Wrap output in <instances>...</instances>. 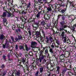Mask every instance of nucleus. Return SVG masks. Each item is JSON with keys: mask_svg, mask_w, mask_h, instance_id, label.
I'll return each instance as SVG.
<instances>
[{"mask_svg": "<svg viewBox=\"0 0 76 76\" xmlns=\"http://www.w3.org/2000/svg\"><path fill=\"white\" fill-rule=\"evenodd\" d=\"M37 45V43L35 42H31V47L34 48H35V47H36Z\"/></svg>", "mask_w": 76, "mask_h": 76, "instance_id": "obj_1", "label": "nucleus"}, {"mask_svg": "<svg viewBox=\"0 0 76 76\" xmlns=\"http://www.w3.org/2000/svg\"><path fill=\"white\" fill-rule=\"evenodd\" d=\"M15 72V76H19L20 75V70L16 71V70H15L14 71Z\"/></svg>", "mask_w": 76, "mask_h": 76, "instance_id": "obj_2", "label": "nucleus"}, {"mask_svg": "<svg viewBox=\"0 0 76 76\" xmlns=\"http://www.w3.org/2000/svg\"><path fill=\"white\" fill-rule=\"evenodd\" d=\"M39 58H40V59H42V60L44 59V57H45V56H43L42 54L41 53L40 55H39Z\"/></svg>", "mask_w": 76, "mask_h": 76, "instance_id": "obj_3", "label": "nucleus"}, {"mask_svg": "<svg viewBox=\"0 0 76 76\" xmlns=\"http://www.w3.org/2000/svg\"><path fill=\"white\" fill-rule=\"evenodd\" d=\"M25 47L26 48V50L27 51H29V50H31V48H30V47H28L27 45H25Z\"/></svg>", "mask_w": 76, "mask_h": 76, "instance_id": "obj_4", "label": "nucleus"}, {"mask_svg": "<svg viewBox=\"0 0 76 76\" xmlns=\"http://www.w3.org/2000/svg\"><path fill=\"white\" fill-rule=\"evenodd\" d=\"M41 34V33H40V32H37L36 33V37L37 38H38L39 37H40V34Z\"/></svg>", "mask_w": 76, "mask_h": 76, "instance_id": "obj_5", "label": "nucleus"}, {"mask_svg": "<svg viewBox=\"0 0 76 76\" xmlns=\"http://www.w3.org/2000/svg\"><path fill=\"white\" fill-rule=\"evenodd\" d=\"M60 67L59 66H58L57 67L56 69V73L57 74H59V72L60 71Z\"/></svg>", "mask_w": 76, "mask_h": 76, "instance_id": "obj_6", "label": "nucleus"}, {"mask_svg": "<svg viewBox=\"0 0 76 76\" xmlns=\"http://www.w3.org/2000/svg\"><path fill=\"white\" fill-rule=\"evenodd\" d=\"M4 38H5V36L3 34L1 35L0 36V39L3 40Z\"/></svg>", "mask_w": 76, "mask_h": 76, "instance_id": "obj_7", "label": "nucleus"}, {"mask_svg": "<svg viewBox=\"0 0 76 76\" xmlns=\"http://www.w3.org/2000/svg\"><path fill=\"white\" fill-rule=\"evenodd\" d=\"M13 14H11L10 12H9L7 14V17H9L11 16V17H13Z\"/></svg>", "mask_w": 76, "mask_h": 76, "instance_id": "obj_8", "label": "nucleus"}, {"mask_svg": "<svg viewBox=\"0 0 76 76\" xmlns=\"http://www.w3.org/2000/svg\"><path fill=\"white\" fill-rule=\"evenodd\" d=\"M40 72L41 73L43 72V71H44V67H41L40 68Z\"/></svg>", "mask_w": 76, "mask_h": 76, "instance_id": "obj_9", "label": "nucleus"}, {"mask_svg": "<svg viewBox=\"0 0 76 76\" xmlns=\"http://www.w3.org/2000/svg\"><path fill=\"white\" fill-rule=\"evenodd\" d=\"M41 12H39L36 15V17L38 18L40 17V14H41Z\"/></svg>", "mask_w": 76, "mask_h": 76, "instance_id": "obj_10", "label": "nucleus"}, {"mask_svg": "<svg viewBox=\"0 0 76 76\" xmlns=\"http://www.w3.org/2000/svg\"><path fill=\"white\" fill-rule=\"evenodd\" d=\"M47 10H48V12H51V11H52V9H51V8L50 7H48L47 8Z\"/></svg>", "mask_w": 76, "mask_h": 76, "instance_id": "obj_11", "label": "nucleus"}, {"mask_svg": "<svg viewBox=\"0 0 76 76\" xmlns=\"http://www.w3.org/2000/svg\"><path fill=\"white\" fill-rule=\"evenodd\" d=\"M64 32L63 31V32H62V34H61V37H62V38H64V37H64Z\"/></svg>", "mask_w": 76, "mask_h": 76, "instance_id": "obj_12", "label": "nucleus"}, {"mask_svg": "<svg viewBox=\"0 0 76 76\" xmlns=\"http://www.w3.org/2000/svg\"><path fill=\"white\" fill-rule=\"evenodd\" d=\"M3 20L4 25H7V22H6V21H7V20H6V19L5 18H4L3 19Z\"/></svg>", "mask_w": 76, "mask_h": 76, "instance_id": "obj_13", "label": "nucleus"}, {"mask_svg": "<svg viewBox=\"0 0 76 76\" xmlns=\"http://www.w3.org/2000/svg\"><path fill=\"white\" fill-rule=\"evenodd\" d=\"M63 38L64 39V40H63V42L64 43H66V40L67 38L66 37H64Z\"/></svg>", "mask_w": 76, "mask_h": 76, "instance_id": "obj_14", "label": "nucleus"}, {"mask_svg": "<svg viewBox=\"0 0 76 76\" xmlns=\"http://www.w3.org/2000/svg\"><path fill=\"white\" fill-rule=\"evenodd\" d=\"M7 15V12H4L2 15L3 17H5Z\"/></svg>", "mask_w": 76, "mask_h": 76, "instance_id": "obj_15", "label": "nucleus"}, {"mask_svg": "<svg viewBox=\"0 0 76 76\" xmlns=\"http://www.w3.org/2000/svg\"><path fill=\"white\" fill-rule=\"evenodd\" d=\"M68 74L70 76H72V75H74L73 73L71 72H68Z\"/></svg>", "mask_w": 76, "mask_h": 76, "instance_id": "obj_16", "label": "nucleus"}, {"mask_svg": "<svg viewBox=\"0 0 76 76\" xmlns=\"http://www.w3.org/2000/svg\"><path fill=\"white\" fill-rule=\"evenodd\" d=\"M18 40H20V39H22V36H19L18 37Z\"/></svg>", "mask_w": 76, "mask_h": 76, "instance_id": "obj_17", "label": "nucleus"}, {"mask_svg": "<svg viewBox=\"0 0 76 76\" xmlns=\"http://www.w3.org/2000/svg\"><path fill=\"white\" fill-rule=\"evenodd\" d=\"M18 40H19V39L18 38L16 37L15 38V40H14V42H17V41H18Z\"/></svg>", "mask_w": 76, "mask_h": 76, "instance_id": "obj_18", "label": "nucleus"}, {"mask_svg": "<svg viewBox=\"0 0 76 76\" xmlns=\"http://www.w3.org/2000/svg\"><path fill=\"white\" fill-rule=\"evenodd\" d=\"M16 32L17 33H18V32H20V29H17L16 30Z\"/></svg>", "mask_w": 76, "mask_h": 76, "instance_id": "obj_19", "label": "nucleus"}, {"mask_svg": "<svg viewBox=\"0 0 76 76\" xmlns=\"http://www.w3.org/2000/svg\"><path fill=\"white\" fill-rule=\"evenodd\" d=\"M39 74V71H37L36 73L35 74V76H38V74Z\"/></svg>", "mask_w": 76, "mask_h": 76, "instance_id": "obj_20", "label": "nucleus"}, {"mask_svg": "<svg viewBox=\"0 0 76 76\" xmlns=\"http://www.w3.org/2000/svg\"><path fill=\"white\" fill-rule=\"evenodd\" d=\"M22 62L23 63V64H24V63H25V62H26V61H25V59L23 58L22 59Z\"/></svg>", "mask_w": 76, "mask_h": 76, "instance_id": "obj_21", "label": "nucleus"}, {"mask_svg": "<svg viewBox=\"0 0 76 76\" xmlns=\"http://www.w3.org/2000/svg\"><path fill=\"white\" fill-rule=\"evenodd\" d=\"M51 25V24H47V27L48 28H49L50 27V26Z\"/></svg>", "mask_w": 76, "mask_h": 76, "instance_id": "obj_22", "label": "nucleus"}, {"mask_svg": "<svg viewBox=\"0 0 76 76\" xmlns=\"http://www.w3.org/2000/svg\"><path fill=\"white\" fill-rule=\"evenodd\" d=\"M11 39L13 42H15V40H14V38H13V37L12 36L11 37Z\"/></svg>", "mask_w": 76, "mask_h": 76, "instance_id": "obj_23", "label": "nucleus"}, {"mask_svg": "<svg viewBox=\"0 0 76 76\" xmlns=\"http://www.w3.org/2000/svg\"><path fill=\"white\" fill-rule=\"evenodd\" d=\"M45 54H47L48 53V50L47 49H46L45 51Z\"/></svg>", "mask_w": 76, "mask_h": 76, "instance_id": "obj_24", "label": "nucleus"}, {"mask_svg": "<svg viewBox=\"0 0 76 76\" xmlns=\"http://www.w3.org/2000/svg\"><path fill=\"white\" fill-rule=\"evenodd\" d=\"M41 24L42 25H45V22H44V21H42L41 23Z\"/></svg>", "mask_w": 76, "mask_h": 76, "instance_id": "obj_25", "label": "nucleus"}, {"mask_svg": "<svg viewBox=\"0 0 76 76\" xmlns=\"http://www.w3.org/2000/svg\"><path fill=\"white\" fill-rule=\"evenodd\" d=\"M62 27L63 28H66L67 27V26L66 25H64V26L63 25H62Z\"/></svg>", "mask_w": 76, "mask_h": 76, "instance_id": "obj_26", "label": "nucleus"}, {"mask_svg": "<svg viewBox=\"0 0 76 76\" xmlns=\"http://www.w3.org/2000/svg\"><path fill=\"white\" fill-rule=\"evenodd\" d=\"M64 30V29H63V28L62 27V28H59V31H63Z\"/></svg>", "mask_w": 76, "mask_h": 76, "instance_id": "obj_27", "label": "nucleus"}, {"mask_svg": "<svg viewBox=\"0 0 76 76\" xmlns=\"http://www.w3.org/2000/svg\"><path fill=\"white\" fill-rule=\"evenodd\" d=\"M54 45L55 44L54 43H53L52 45H51V47L52 48H54Z\"/></svg>", "mask_w": 76, "mask_h": 76, "instance_id": "obj_28", "label": "nucleus"}, {"mask_svg": "<svg viewBox=\"0 0 76 76\" xmlns=\"http://www.w3.org/2000/svg\"><path fill=\"white\" fill-rule=\"evenodd\" d=\"M63 3L64 2H63L62 3H61V6H62V7H63V6H64V3Z\"/></svg>", "mask_w": 76, "mask_h": 76, "instance_id": "obj_29", "label": "nucleus"}, {"mask_svg": "<svg viewBox=\"0 0 76 76\" xmlns=\"http://www.w3.org/2000/svg\"><path fill=\"white\" fill-rule=\"evenodd\" d=\"M31 6V4L29 3L27 5V8H29V7H30V6Z\"/></svg>", "mask_w": 76, "mask_h": 76, "instance_id": "obj_30", "label": "nucleus"}, {"mask_svg": "<svg viewBox=\"0 0 76 76\" xmlns=\"http://www.w3.org/2000/svg\"><path fill=\"white\" fill-rule=\"evenodd\" d=\"M6 74L5 73H2L1 74H0V76H4Z\"/></svg>", "mask_w": 76, "mask_h": 76, "instance_id": "obj_31", "label": "nucleus"}, {"mask_svg": "<svg viewBox=\"0 0 76 76\" xmlns=\"http://www.w3.org/2000/svg\"><path fill=\"white\" fill-rule=\"evenodd\" d=\"M46 39H47V42H48V41H50L49 39V38H48V37H46Z\"/></svg>", "mask_w": 76, "mask_h": 76, "instance_id": "obj_32", "label": "nucleus"}, {"mask_svg": "<svg viewBox=\"0 0 76 76\" xmlns=\"http://www.w3.org/2000/svg\"><path fill=\"white\" fill-rule=\"evenodd\" d=\"M50 52L51 53H53V49H50L49 50Z\"/></svg>", "mask_w": 76, "mask_h": 76, "instance_id": "obj_33", "label": "nucleus"}, {"mask_svg": "<svg viewBox=\"0 0 76 76\" xmlns=\"http://www.w3.org/2000/svg\"><path fill=\"white\" fill-rule=\"evenodd\" d=\"M67 43V44H68V43H70V40L68 39L67 40V41L66 42Z\"/></svg>", "mask_w": 76, "mask_h": 76, "instance_id": "obj_34", "label": "nucleus"}, {"mask_svg": "<svg viewBox=\"0 0 76 76\" xmlns=\"http://www.w3.org/2000/svg\"><path fill=\"white\" fill-rule=\"evenodd\" d=\"M28 33L30 36L31 35V31L30 30H29L28 31Z\"/></svg>", "mask_w": 76, "mask_h": 76, "instance_id": "obj_35", "label": "nucleus"}, {"mask_svg": "<svg viewBox=\"0 0 76 76\" xmlns=\"http://www.w3.org/2000/svg\"><path fill=\"white\" fill-rule=\"evenodd\" d=\"M23 48V47L22 46H21L20 47V50H22Z\"/></svg>", "mask_w": 76, "mask_h": 76, "instance_id": "obj_36", "label": "nucleus"}, {"mask_svg": "<svg viewBox=\"0 0 76 76\" xmlns=\"http://www.w3.org/2000/svg\"><path fill=\"white\" fill-rule=\"evenodd\" d=\"M64 12H65V11L64 10H61V13H64Z\"/></svg>", "mask_w": 76, "mask_h": 76, "instance_id": "obj_37", "label": "nucleus"}, {"mask_svg": "<svg viewBox=\"0 0 76 76\" xmlns=\"http://www.w3.org/2000/svg\"><path fill=\"white\" fill-rule=\"evenodd\" d=\"M49 41H51V40H52V37H50L49 38Z\"/></svg>", "mask_w": 76, "mask_h": 76, "instance_id": "obj_38", "label": "nucleus"}, {"mask_svg": "<svg viewBox=\"0 0 76 76\" xmlns=\"http://www.w3.org/2000/svg\"><path fill=\"white\" fill-rule=\"evenodd\" d=\"M61 16V15L59 14L58 16V18H60V16Z\"/></svg>", "mask_w": 76, "mask_h": 76, "instance_id": "obj_39", "label": "nucleus"}, {"mask_svg": "<svg viewBox=\"0 0 76 76\" xmlns=\"http://www.w3.org/2000/svg\"><path fill=\"white\" fill-rule=\"evenodd\" d=\"M15 26H14V25H12V29H13L14 30L15 29Z\"/></svg>", "mask_w": 76, "mask_h": 76, "instance_id": "obj_40", "label": "nucleus"}, {"mask_svg": "<svg viewBox=\"0 0 76 76\" xmlns=\"http://www.w3.org/2000/svg\"><path fill=\"white\" fill-rule=\"evenodd\" d=\"M1 68H2V69H3V68H4V65H2L1 66Z\"/></svg>", "mask_w": 76, "mask_h": 76, "instance_id": "obj_41", "label": "nucleus"}, {"mask_svg": "<svg viewBox=\"0 0 76 76\" xmlns=\"http://www.w3.org/2000/svg\"><path fill=\"white\" fill-rule=\"evenodd\" d=\"M40 63H41L42 62V59L40 58L39 59Z\"/></svg>", "mask_w": 76, "mask_h": 76, "instance_id": "obj_42", "label": "nucleus"}, {"mask_svg": "<svg viewBox=\"0 0 76 76\" xmlns=\"http://www.w3.org/2000/svg\"><path fill=\"white\" fill-rule=\"evenodd\" d=\"M72 29L73 31L75 30V27H73L72 28Z\"/></svg>", "mask_w": 76, "mask_h": 76, "instance_id": "obj_43", "label": "nucleus"}, {"mask_svg": "<svg viewBox=\"0 0 76 76\" xmlns=\"http://www.w3.org/2000/svg\"><path fill=\"white\" fill-rule=\"evenodd\" d=\"M5 47H6V44L4 45H3V47L4 48Z\"/></svg>", "mask_w": 76, "mask_h": 76, "instance_id": "obj_44", "label": "nucleus"}, {"mask_svg": "<svg viewBox=\"0 0 76 76\" xmlns=\"http://www.w3.org/2000/svg\"><path fill=\"white\" fill-rule=\"evenodd\" d=\"M3 58L4 60H6V56H3Z\"/></svg>", "mask_w": 76, "mask_h": 76, "instance_id": "obj_45", "label": "nucleus"}, {"mask_svg": "<svg viewBox=\"0 0 76 76\" xmlns=\"http://www.w3.org/2000/svg\"><path fill=\"white\" fill-rule=\"evenodd\" d=\"M35 25H37V26H38V25L39 24V23H35Z\"/></svg>", "mask_w": 76, "mask_h": 76, "instance_id": "obj_46", "label": "nucleus"}, {"mask_svg": "<svg viewBox=\"0 0 76 76\" xmlns=\"http://www.w3.org/2000/svg\"><path fill=\"white\" fill-rule=\"evenodd\" d=\"M18 45H16V46H15V48L16 49H18Z\"/></svg>", "mask_w": 76, "mask_h": 76, "instance_id": "obj_47", "label": "nucleus"}, {"mask_svg": "<svg viewBox=\"0 0 76 76\" xmlns=\"http://www.w3.org/2000/svg\"><path fill=\"white\" fill-rule=\"evenodd\" d=\"M62 19L63 20H64V17H63L62 18Z\"/></svg>", "mask_w": 76, "mask_h": 76, "instance_id": "obj_48", "label": "nucleus"}, {"mask_svg": "<svg viewBox=\"0 0 76 76\" xmlns=\"http://www.w3.org/2000/svg\"><path fill=\"white\" fill-rule=\"evenodd\" d=\"M73 70L74 71H76V67H74L73 69Z\"/></svg>", "mask_w": 76, "mask_h": 76, "instance_id": "obj_49", "label": "nucleus"}, {"mask_svg": "<svg viewBox=\"0 0 76 76\" xmlns=\"http://www.w3.org/2000/svg\"><path fill=\"white\" fill-rule=\"evenodd\" d=\"M42 32L43 34H44L45 32H44V30H42Z\"/></svg>", "mask_w": 76, "mask_h": 76, "instance_id": "obj_50", "label": "nucleus"}, {"mask_svg": "<svg viewBox=\"0 0 76 76\" xmlns=\"http://www.w3.org/2000/svg\"><path fill=\"white\" fill-rule=\"evenodd\" d=\"M65 72H66V71L65 70H63L62 71L63 73Z\"/></svg>", "mask_w": 76, "mask_h": 76, "instance_id": "obj_51", "label": "nucleus"}, {"mask_svg": "<svg viewBox=\"0 0 76 76\" xmlns=\"http://www.w3.org/2000/svg\"><path fill=\"white\" fill-rule=\"evenodd\" d=\"M60 23V24H61V25L62 26L63 25V23L62 22H61Z\"/></svg>", "mask_w": 76, "mask_h": 76, "instance_id": "obj_52", "label": "nucleus"}, {"mask_svg": "<svg viewBox=\"0 0 76 76\" xmlns=\"http://www.w3.org/2000/svg\"><path fill=\"white\" fill-rule=\"evenodd\" d=\"M9 61H12V60H10V59H9Z\"/></svg>", "mask_w": 76, "mask_h": 76, "instance_id": "obj_53", "label": "nucleus"}, {"mask_svg": "<svg viewBox=\"0 0 76 76\" xmlns=\"http://www.w3.org/2000/svg\"><path fill=\"white\" fill-rule=\"evenodd\" d=\"M51 76V73H50L48 74V76Z\"/></svg>", "mask_w": 76, "mask_h": 76, "instance_id": "obj_54", "label": "nucleus"}, {"mask_svg": "<svg viewBox=\"0 0 76 76\" xmlns=\"http://www.w3.org/2000/svg\"><path fill=\"white\" fill-rule=\"evenodd\" d=\"M45 48H43V51H44V50H45Z\"/></svg>", "mask_w": 76, "mask_h": 76, "instance_id": "obj_55", "label": "nucleus"}, {"mask_svg": "<svg viewBox=\"0 0 76 76\" xmlns=\"http://www.w3.org/2000/svg\"><path fill=\"white\" fill-rule=\"evenodd\" d=\"M20 56H22V53H20Z\"/></svg>", "mask_w": 76, "mask_h": 76, "instance_id": "obj_56", "label": "nucleus"}, {"mask_svg": "<svg viewBox=\"0 0 76 76\" xmlns=\"http://www.w3.org/2000/svg\"><path fill=\"white\" fill-rule=\"evenodd\" d=\"M44 61H45V62L46 61V60H45V59H44Z\"/></svg>", "mask_w": 76, "mask_h": 76, "instance_id": "obj_57", "label": "nucleus"}, {"mask_svg": "<svg viewBox=\"0 0 76 76\" xmlns=\"http://www.w3.org/2000/svg\"><path fill=\"white\" fill-rule=\"evenodd\" d=\"M11 6H12L13 5V4H12V3H11Z\"/></svg>", "mask_w": 76, "mask_h": 76, "instance_id": "obj_58", "label": "nucleus"}, {"mask_svg": "<svg viewBox=\"0 0 76 76\" xmlns=\"http://www.w3.org/2000/svg\"><path fill=\"white\" fill-rule=\"evenodd\" d=\"M58 0L59 1H62V0Z\"/></svg>", "mask_w": 76, "mask_h": 76, "instance_id": "obj_59", "label": "nucleus"}, {"mask_svg": "<svg viewBox=\"0 0 76 76\" xmlns=\"http://www.w3.org/2000/svg\"><path fill=\"white\" fill-rule=\"evenodd\" d=\"M63 56H64L63 54H62L61 55V56H62V57H63Z\"/></svg>", "mask_w": 76, "mask_h": 76, "instance_id": "obj_60", "label": "nucleus"}, {"mask_svg": "<svg viewBox=\"0 0 76 76\" xmlns=\"http://www.w3.org/2000/svg\"><path fill=\"white\" fill-rule=\"evenodd\" d=\"M34 39H37V38H35V37H34Z\"/></svg>", "mask_w": 76, "mask_h": 76, "instance_id": "obj_61", "label": "nucleus"}, {"mask_svg": "<svg viewBox=\"0 0 76 76\" xmlns=\"http://www.w3.org/2000/svg\"><path fill=\"white\" fill-rule=\"evenodd\" d=\"M1 29V27L0 26V29Z\"/></svg>", "mask_w": 76, "mask_h": 76, "instance_id": "obj_62", "label": "nucleus"}, {"mask_svg": "<svg viewBox=\"0 0 76 76\" xmlns=\"http://www.w3.org/2000/svg\"><path fill=\"white\" fill-rule=\"evenodd\" d=\"M10 76H13V75H10Z\"/></svg>", "mask_w": 76, "mask_h": 76, "instance_id": "obj_63", "label": "nucleus"}, {"mask_svg": "<svg viewBox=\"0 0 76 76\" xmlns=\"http://www.w3.org/2000/svg\"><path fill=\"white\" fill-rule=\"evenodd\" d=\"M45 48H47V47H46Z\"/></svg>", "mask_w": 76, "mask_h": 76, "instance_id": "obj_64", "label": "nucleus"}]
</instances>
